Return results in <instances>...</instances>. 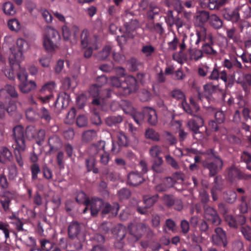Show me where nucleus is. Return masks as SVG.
<instances>
[{"mask_svg": "<svg viewBox=\"0 0 251 251\" xmlns=\"http://www.w3.org/2000/svg\"><path fill=\"white\" fill-rule=\"evenodd\" d=\"M101 209L103 215L110 214L111 216H115L118 214L119 206L117 203H114L113 205L108 203H104Z\"/></svg>", "mask_w": 251, "mask_h": 251, "instance_id": "a211bd4d", "label": "nucleus"}, {"mask_svg": "<svg viewBox=\"0 0 251 251\" xmlns=\"http://www.w3.org/2000/svg\"><path fill=\"white\" fill-rule=\"evenodd\" d=\"M203 165L209 170L210 175L213 176L222 169L223 161L218 157L212 156L209 160L204 161Z\"/></svg>", "mask_w": 251, "mask_h": 251, "instance_id": "39448f33", "label": "nucleus"}, {"mask_svg": "<svg viewBox=\"0 0 251 251\" xmlns=\"http://www.w3.org/2000/svg\"><path fill=\"white\" fill-rule=\"evenodd\" d=\"M6 110L10 116L14 115L16 111L15 100H10L7 106Z\"/></svg>", "mask_w": 251, "mask_h": 251, "instance_id": "58836bf2", "label": "nucleus"}, {"mask_svg": "<svg viewBox=\"0 0 251 251\" xmlns=\"http://www.w3.org/2000/svg\"><path fill=\"white\" fill-rule=\"evenodd\" d=\"M215 234L212 236L213 243L217 245L223 244L224 247H226L227 241L225 231L220 227L215 228Z\"/></svg>", "mask_w": 251, "mask_h": 251, "instance_id": "f8f14e48", "label": "nucleus"}, {"mask_svg": "<svg viewBox=\"0 0 251 251\" xmlns=\"http://www.w3.org/2000/svg\"><path fill=\"white\" fill-rule=\"evenodd\" d=\"M224 198L228 202L232 203L236 199V194L234 192L230 191L224 194Z\"/></svg>", "mask_w": 251, "mask_h": 251, "instance_id": "a19ab883", "label": "nucleus"}, {"mask_svg": "<svg viewBox=\"0 0 251 251\" xmlns=\"http://www.w3.org/2000/svg\"><path fill=\"white\" fill-rule=\"evenodd\" d=\"M73 32L72 34L70 28L66 25L62 27V34L64 40L70 41L72 44H75L77 39V34L79 32V28L78 26L74 25L72 27Z\"/></svg>", "mask_w": 251, "mask_h": 251, "instance_id": "423d86ee", "label": "nucleus"}, {"mask_svg": "<svg viewBox=\"0 0 251 251\" xmlns=\"http://www.w3.org/2000/svg\"><path fill=\"white\" fill-rule=\"evenodd\" d=\"M60 39L58 32L51 26H47L43 37V45L45 49L52 52L58 48V42Z\"/></svg>", "mask_w": 251, "mask_h": 251, "instance_id": "f257e3e1", "label": "nucleus"}, {"mask_svg": "<svg viewBox=\"0 0 251 251\" xmlns=\"http://www.w3.org/2000/svg\"><path fill=\"white\" fill-rule=\"evenodd\" d=\"M108 82L113 86L116 87H120L123 86V83H122L121 81L117 77H111Z\"/></svg>", "mask_w": 251, "mask_h": 251, "instance_id": "49530a36", "label": "nucleus"}, {"mask_svg": "<svg viewBox=\"0 0 251 251\" xmlns=\"http://www.w3.org/2000/svg\"><path fill=\"white\" fill-rule=\"evenodd\" d=\"M237 73L239 75L237 78V82L241 85L245 92H249L251 86V75L244 74L241 71H237Z\"/></svg>", "mask_w": 251, "mask_h": 251, "instance_id": "9d476101", "label": "nucleus"}, {"mask_svg": "<svg viewBox=\"0 0 251 251\" xmlns=\"http://www.w3.org/2000/svg\"><path fill=\"white\" fill-rule=\"evenodd\" d=\"M143 181V177L137 172H131L128 175L127 182L131 185H138L142 183Z\"/></svg>", "mask_w": 251, "mask_h": 251, "instance_id": "aec40b11", "label": "nucleus"}, {"mask_svg": "<svg viewBox=\"0 0 251 251\" xmlns=\"http://www.w3.org/2000/svg\"><path fill=\"white\" fill-rule=\"evenodd\" d=\"M118 145L113 142V147L111 149L112 152L118 153L120 150V146H126L127 145L128 140L125 134L122 132H118L116 134Z\"/></svg>", "mask_w": 251, "mask_h": 251, "instance_id": "4468645a", "label": "nucleus"}, {"mask_svg": "<svg viewBox=\"0 0 251 251\" xmlns=\"http://www.w3.org/2000/svg\"><path fill=\"white\" fill-rule=\"evenodd\" d=\"M225 220L228 224L230 226L236 227L238 223L236 220L231 215H226L225 217Z\"/></svg>", "mask_w": 251, "mask_h": 251, "instance_id": "bf43d9fd", "label": "nucleus"}, {"mask_svg": "<svg viewBox=\"0 0 251 251\" xmlns=\"http://www.w3.org/2000/svg\"><path fill=\"white\" fill-rule=\"evenodd\" d=\"M224 16L226 20L231 21L233 23L237 22L240 18L238 12L235 10L226 11Z\"/></svg>", "mask_w": 251, "mask_h": 251, "instance_id": "b1692460", "label": "nucleus"}, {"mask_svg": "<svg viewBox=\"0 0 251 251\" xmlns=\"http://www.w3.org/2000/svg\"><path fill=\"white\" fill-rule=\"evenodd\" d=\"M226 35L229 40H231L235 44L242 43V39L239 34L237 33V30L235 27L226 29Z\"/></svg>", "mask_w": 251, "mask_h": 251, "instance_id": "412c9836", "label": "nucleus"}, {"mask_svg": "<svg viewBox=\"0 0 251 251\" xmlns=\"http://www.w3.org/2000/svg\"><path fill=\"white\" fill-rule=\"evenodd\" d=\"M153 160V164L152 165L153 169L157 172H159L160 171V169L158 168L161 165L163 161L161 157H154Z\"/></svg>", "mask_w": 251, "mask_h": 251, "instance_id": "a18cd8bd", "label": "nucleus"}, {"mask_svg": "<svg viewBox=\"0 0 251 251\" xmlns=\"http://www.w3.org/2000/svg\"><path fill=\"white\" fill-rule=\"evenodd\" d=\"M109 160L110 158L109 154L106 151H104V152L100 154V161L102 165H107L108 163Z\"/></svg>", "mask_w": 251, "mask_h": 251, "instance_id": "864d4df0", "label": "nucleus"}, {"mask_svg": "<svg viewBox=\"0 0 251 251\" xmlns=\"http://www.w3.org/2000/svg\"><path fill=\"white\" fill-rule=\"evenodd\" d=\"M122 117L120 115H117L112 116L107 118L106 119L105 122L107 125H108L109 126H112L114 124L122 122Z\"/></svg>", "mask_w": 251, "mask_h": 251, "instance_id": "2f4dec72", "label": "nucleus"}, {"mask_svg": "<svg viewBox=\"0 0 251 251\" xmlns=\"http://www.w3.org/2000/svg\"><path fill=\"white\" fill-rule=\"evenodd\" d=\"M203 119L199 116H195L193 119L190 120L187 125L189 128L194 131V137L198 139V137L196 136L197 134L201 135V133L199 132V129L200 127L203 125Z\"/></svg>", "mask_w": 251, "mask_h": 251, "instance_id": "9b49d317", "label": "nucleus"}, {"mask_svg": "<svg viewBox=\"0 0 251 251\" xmlns=\"http://www.w3.org/2000/svg\"><path fill=\"white\" fill-rule=\"evenodd\" d=\"M104 205L103 201L100 199L93 198L90 200L87 206L83 210V212L85 213L90 209L91 215L95 216L97 215L102 205Z\"/></svg>", "mask_w": 251, "mask_h": 251, "instance_id": "0eeeda50", "label": "nucleus"}, {"mask_svg": "<svg viewBox=\"0 0 251 251\" xmlns=\"http://www.w3.org/2000/svg\"><path fill=\"white\" fill-rule=\"evenodd\" d=\"M105 142L100 141L92 145L88 149V153L90 156H95L97 154L100 155L105 151Z\"/></svg>", "mask_w": 251, "mask_h": 251, "instance_id": "2eb2a0df", "label": "nucleus"}, {"mask_svg": "<svg viewBox=\"0 0 251 251\" xmlns=\"http://www.w3.org/2000/svg\"><path fill=\"white\" fill-rule=\"evenodd\" d=\"M10 68L4 70V74L9 79L14 80L15 77V67L16 62L14 59H9Z\"/></svg>", "mask_w": 251, "mask_h": 251, "instance_id": "4be33fe9", "label": "nucleus"}, {"mask_svg": "<svg viewBox=\"0 0 251 251\" xmlns=\"http://www.w3.org/2000/svg\"><path fill=\"white\" fill-rule=\"evenodd\" d=\"M145 136L147 138L153 141H158L159 139V134L152 129H147L145 133Z\"/></svg>", "mask_w": 251, "mask_h": 251, "instance_id": "72a5a7b5", "label": "nucleus"}, {"mask_svg": "<svg viewBox=\"0 0 251 251\" xmlns=\"http://www.w3.org/2000/svg\"><path fill=\"white\" fill-rule=\"evenodd\" d=\"M111 50V49L110 46H105L102 50L99 53L98 57L100 60L105 59L110 55Z\"/></svg>", "mask_w": 251, "mask_h": 251, "instance_id": "f704fd0d", "label": "nucleus"}, {"mask_svg": "<svg viewBox=\"0 0 251 251\" xmlns=\"http://www.w3.org/2000/svg\"><path fill=\"white\" fill-rule=\"evenodd\" d=\"M21 136L17 139V150L19 152L23 151L25 148V141L23 138V133L21 131L20 133Z\"/></svg>", "mask_w": 251, "mask_h": 251, "instance_id": "e433bc0d", "label": "nucleus"}, {"mask_svg": "<svg viewBox=\"0 0 251 251\" xmlns=\"http://www.w3.org/2000/svg\"><path fill=\"white\" fill-rule=\"evenodd\" d=\"M126 86H123V89L126 91L125 94H129L137 89V80L132 76H127L125 79Z\"/></svg>", "mask_w": 251, "mask_h": 251, "instance_id": "f3484780", "label": "nucleus"}, {"mask_svg": "<svg viewBox=\"0 0 251 251\" xmlns=\"http://www.w3.org/2000/svg\"><path fill=\"white\" fill-rule=\"evenodd\" d=\"M75 108L71 109V110L68 113V116L66 121V123L71 124L74 121L75 116Z\"/></svg>", "mask_w": 251, "mask_h": 251, "instance_id": "e2e57ef3", "label": "nucleus"}, {"mask_svg": "<svg viewBox=\"0 0 251 251\" xmlns=\"http://www.w3.org/2000/svg\"><path fill=\"white\" fill-rule=\"evenodd\" d=\"M43 17L48 23H50L52 21V17L49 12L45 9H41Z\"/></svg>", "mask_w": 251, "mask_h": 251, "instance_id": "3c124183", "label": "nucleus"}, {"mask_svg": "<svg viewBox=\"0 0 251 251\" xmlns=\"http://www.w3.org/2000/svg\"><path fill=\"white\" fill-rule=\"evenodd\" d=\"M161 152V150L158 146H152L150 150V154L152 158L159 157Z\"/></svg>", "mask_w": 251, "mask_h": 251, "instance_id": "37998d69", "label": "nucleus"}, {"mask_svg": "<svg viewBox=\"0 0 251 251\" xmlns=\"http://www.w3.org/2000/svg\"><path fill=\"white\" fill-rule=\"evenodd\" d=\"M40 243L41 249L43 251H50L53 248L52 243L48 240H41Z\"/></svg>", "mask_w": 251, "mask_h": 251, "instance_id": "4c0bfd02", "label": "nucleus"}, {"mask_svg": "<svg viewBox=\"0 0 251 251\" xmlns=\"http://www.w3.org/2000/svg\"><path fill=\"white\" fill-rule=\"evenodd\" d=\"M86 48H87V50L84 52V57L89 58L92 54L93 50H97L99 48V46L98 44H95V43H94V45H90Z\"/></svg>", "mask_w": 251, "mask_h": 251, "instance_id": "79ce46f5", "label": "nucleus"}, {"mask_svg": "<svg viewBox=\"0 0 251 251\" xmlns=\"http://www.w3.org/2000/svg\"><path fill=\"white\" fill-rule=\"evenodd\" d=\"M202 52H204L206 54L215 55L217 53L216 51H215L210 45L207 44L203 45L202 47Z\"/></svg>", "mask_w": 251, "mask_h": 251, "instance_id": "09e8293b", "label": "nucleus"}, {"mask_svg": "<svg viewBox=\"0 0 251 251\" xmlns=\"http://www.w3.org/2000/svg\"><path fill=\"white\" fill-rule=\"evenodd\" d=\"M18 76L20 81L19 87L22 92L28 93L36 89L37 85L34 81H27V74L25 68L20 67Z\"/></svg>", "mask_w": 251, "mask_h": 251, "instance_id": "7ed1b4c3", "label": "nucleus"}, {"mask_svg": "<svg viewBox=\"0 0 251 251\" xmlns=\"http://www.w3.org/2000/svg\"><path fill=\"white\" fill-rule=\"evenodd\" d=\"M145 112L147 115L149 123L152 125H156L157 123V117L155 110L148 107L146 108Z\"/></svg>", "mask_w": 251, "mask_h": 251, "instance_id": "5701e85b", "label": "nucleus"}, {"mask_svg": "<svg viewBox=\"0 0 251 251\" xmlns=\"http://www.w3.org/2000/svg\"><path fill=\"white\" fill-rule=\"evenodd\" d=\"M11 157V152L7 148H4L0 153V162L4 163L6 161L10 160Z\"/></svg>", "mask_w": 251, "mask_h": 251, "instance_id": "c756f323", "label": "nucleus"}, {"mask_svg": "<svg viewBox=\"0 0 251 251\" xmlns=\"http://www.w3.org/2000/svg\"><path fill=\"white\" fill-rule=\"evenodd\" d=\"M76 124L79 127H84L87 124V119L84 115H80L76 119Z\"/></svg>", "mask_w": 251, "mask_h": 251, "instance_id": "8fccbe9b", "label": "nucleus"}, {"mask_svg": "<svg viewBox=\"0 0 251 251\" xmlns=\"http://www.w3.org/2000/svg\"><path fill=\"white\" fill-rule=\"evenodd\" d=\"M208 19H210L209 14L205 11H201L197 16L196 20L200 25V29L197 30L196 33L198 37V39L196 42V44H198L201 40L204 39L206 37V29L203 26H201V25L205 23Z\"/></svg>", "mask_w": 251, "mask_h": 251, "instance_id": "20e7f679", "label": "nucleus"}, {"mask_svg": "<svg viewBox=\"0 0 251 251\" xmlns=\"http://www.w3.org/2000/svg\"><path fill=\"white\" fill-rule=\"evenodd\" d=\"M56 85L54 82L51 81L46 83L41 88V92L42 93H46L49 92L52 93L55 89Z\"/></svg>", "mask_w": 251, "mask_h": 251, "instance_id": "473e14b6", "label": "nucleus"}, {"mask_svg": "<svg viewBox=\"0 0 251 251\" xmlns=\"http://www.w3.org/2000/svg\"><path fill=\"white\" fill-rule=\"evenodd\" d=\"M4 90L7 92L8 94H9L11 98L10 100H15L16 98V91L15 87L10 85H7L5 87Z\"/></svg>", "mask_w": 251, "mask_h": 251, "instance_id": "c03bdc74", "label": "nucleus"}, {"mask_svg": "<svg viewBox=\"0 0 251 251\" xmlns=\"http://www.w3.org/2000/svg\"><path fill=\"white\" fill-rule=\"evenodd\" d=\"M241 232L244 237L248 240H251V228L245 225L241 227Z\"/></svg>", "mask_w": 251, "mask_h": 251, "instance_id": "ea45409f", "label": "nucleus"}, {"mask_svg": "<svg viewBox=\"0 0 251 251\" xmlns=\"http://www.w3.org/2000/svg\"><path fill=\"white\" fill-rule=\"evenodd\" d=\"M142 51L147 56H148L153 52L154 48L151 45L145 46L143 47Z\"/></svg>", "mask_w": 251, "mask_h": 251, "instance_id": "4d7b16f0", "label": "nucleus"}, {"mask_svg": "<svg viewBox=\"0 0 251 251\" xmlns=\"http://www.w3.org/2000/svg\"><path fill=\"white\" fill-rule=\"evenodd\" d=\"M39 62L43 67H48L50 66V58L44 56L39 59Z\"/></svg>", "mask_w": 251, "mask_h": 251, "instance_id": "774afa93", "label": "nucleus"}, {"mask_svg": "<svg viewBox=\"0 0 251 251\" xmlns=\"http://www.w3.org/2000/svg\"><path fill=\"white\" fill-rule=\"evenodd\" d=\"M132 117L138 125L142 124L144 119V114L139 112H135V113L132 115Z\"/></svg>", "mask_w": 251, "mask_h": 251, "instance_id": "603ef678", "label": "nucleus"}, {"mask_svg": "<svg viewBox=\"0 0 251 251\" xmlns=\"http://www.w3.org/2000/svg\"><path fill=\"white\" fill-rule=\"evenodd\" d=\"M76 201L80 203H83L86 207L90 200L87 198L85 194L83 192H79L76 197Z\"/></svg>", "mask_w": 251, "mask_h": 251, "instance_id": "c9c22d12", "label": "nucleus"}, {"mask_svg": "<svg viewBox=\"0 0 251 251\" xmlns=\"http://www.w3.org/2000/svg\"><path fill=\"white\" fill-rule=\"evenodd\" d=\"M215 117L218 124L222 123L225 120V115L222 111H217L215 114Z\"/></svg>", "mask_w": 251, "mask_h": 251, "instance_id": "338daca9", "label": "nucleus"}, {"mask_svg": "<svg viewBox=\"0 0 251 251\" xmlns=\"http://www.w3.org/2000/svg\"><path fill=\"white\" fill-rule=\"evenodd\" d=\"M221 182V178L220 177L217 176L215 177L214 180L215 185L212 189L211 190L212 198L214 201H216L218 199V197L216 196L217 191H220L222 189V187L220 185Z\"/></svg>", "mask_w": 251, "mask_h": 251, "instance_id": "bb28decb", "label": "nucleus"}, {"mask_svg": "<svg viewBox=\"0 0 251 251\" xmlns=\"http://www.w3.org/2000/svg\"><path fill=\"white\" fill-rule=\"evenodd\" d=\"M100 85H92L90 88V94L94 97V98H96L99 95V88H100Z\"/></svg>", "mask_w": 251, "mask_h": 251, "instance_id": "680f3d73", "label": "nucleus"}, {"mask_svg": "<svg viewBox=\"0 0 251 251\" xmlns=\"http://www.w3.org/2000/svg\"><path fill=\"white\" fill-rule=\"evenodd\" d=\"M130 234L137 239L140 238L147 230L145 224L142 223H133L128 226Z\"/></svg>", "mask_w": 251, "mask_h": 251, "instance_id": "6e6552de", "label": "nucleus"}, {"mask_svg": "<svg viewBox=\"0 0 251 251\" xmlns=\"http://www.w3.org/2000/svg\"><path fill=\"white\" fill-rule=\"evenodd\" d=\"M166 162L176 169L178 168V165L176 160L171 156L168 155L165 156Z\"/></svg>", "mask_w": 251, "mask_h": 251, "instance_id": "052dcab7", "label": "nucleus"}, {"mask_svg": "<svg viewBox=\"0 0 251 251\" xmlns=\"http://www.w3.org/2000/svg\"><path fill=\"white\" fill-rule=\"evenodd\" d=\"M32 177L33 179L37 178V175L40 172L39 165L37 164H34L31 167Z\"/></svg>", "mask_w": 251, "mask_h": 251, "instance_id": "5fc2aeb1", "label": "nucleus"}, {"mask_svg": "<svg viewBox=\"0 0 251 251\" xmlns=\"http://www.w3.org/2000/svg\"><path fill=\"white\" fill-rule=\"evenodd\" d=\"M220 78V73L216 68H214L212 72L210 75L208 77V78L211 80H218Z\"/></svg>", "mask_w": 251, "mask_h": 251, "instance_id": "0e129e2a", "label": "nucleus"}, {"mask_svg": "<svg viewBox=\"0 0 251 251\" xmlns=\"http://www.w3.org/2000/svg\"><path fill=\"white\" fill-rule=\"evenodd\" d=\"M204 217L206 219L215 225H217L220 223V219L213 208L208 207L205 210Z\"/></svg>", "mask_w": 251, "mask_h": 251, "instance_id": "dca6fc26", "label": "nucleus"}, {"mask_svg": "<svg viewBox=\"0 0 251 251\" xmlns=\"http://www.w3.org/2000/svg\"><path fill=\"white\" fill-rule=\"evenodd\" d=\"M81 232V227L79 224L76 222H72L68 227V235L72 239L78 238Z\"/></svg>", "mask_w": 251, "mask_h": 251, "instance_id": "6ab92c4d", "label": "nucleus"}, {"mask_svg": "<svg viewBox=\"0 0 251 251\" xmlns=\"http://www.w3.org/2000/svg\"><path fill=\"white\" fill-rule=\"evenodd\" d=\"M209 67L206 65H203L201 67H200L198 69L199 75L201 76H205L207 75L209 72Z\"/></svg>", "mask_w": 251, "mask_h": 251, "instance_id": "6e6d98bb", "label": "nucleus"}, {"mask_svg": "<svg viewBox=\"0 0 251 251\" xmlns=\"http://www.w3.org/2000/svg\"><path fill=\"white\" fill-rule=\"evenodd\" d=\"M3 10L5 14L8 15H13L16 13L14 6L10 2H6L4 4Z\"/></svg>", "mask_w": 251, "mask_h": 251, "instance_id": "7c9ffc66", "label": "nucleus"}, {"mask_svg": "<svg viewBox=\"0 0 251 251\" xmlns=\"http://www.w3.org/2000/svg\"><path fill=\"white\" fill-rule=\"evenodd\" d=\"M96 134L94 130H88L84 132L83 136V138L86 140H90L95 137Z\"/></svg>", "mask_w": 251, "mask_h": 251, "instance_id": "69168bd1", "label": "nucleus"}, {"mask_svg": "<svg viewBox=\"0 0 251 251\" xmlns=\"http://www.w3.org/2000/svg\"><path fill=\"white\" fill-rule=\"evenodd\" d=\"M171 96L177 100H182V104L184 110L188 114L193 115L194 112L199 111L200 107L196 101L193 99H190V105H188L185 100V96L184 93L179 89H175L171 92Z\"/></svg>", "mask_w": 251, "mask_h": 251, "instance_id": "f03ea898", "label": "nucleus"}, {"mask_svg": "<svg viewBox=\"0 0 251 251\" xmlns=\"http://www.w3.org/2000/svg\"><path fill=\"white\" fill-rule=\"evenodd\" d=\"M28 48V44L25 40L20 38L17 40V61H22L24 60V54Z\"/></svg>", "mask_w": 251, "mask_h": 251, "instance_id": "1a4fd4ad", "label": "nucleus"}, {"mask_svg": "<svg viewBox=\"0 0 251 251\" xmlns=\"http://www.w3.org/2000/svg\"><path fill=\"white\" fill-rule=\"evenodd\" d=\"M118 195L121 199H127L130 196V193L128 189L123 188L118 192Z\"/></svg>", "mask_w": 251, "mask_h": 251, "instance_id": "13d9d810", "label": "nucleus"}, {"mask_svg": "<svg viewBox=\"0 0 251 251\" xmlns=\"http://www.w3.org/2000/svg\"><path fill=\"white\" fill-rule=\"evenodd\" d=\"M218 86L214 85L211 82L207 83L203 85V95L208 97L214 93L217 89Z\"/></svg>", "mask_w": 251, "mask_h": 251, "instance_id": "393cba45", "label": "nucleus"}, {"mask_svg": "<svg viewBox=\"0 0 251 251\" xmlns=\"http://www.w3.org/2000/svg\"><path fill=\"white\" fill-rule=\"evenodd\" d=\"M202 57L203 52L199 49H194L189 51V57L191 60L198 61Z\"/></svg>", "mask_w": 251, "mask_h": 251, "instance_id": "cd10ccee", "label": "nucleus"}, {"mask_svg": "<svg viewBox=\"0 0 251 251\" xmlns=\"http://www.w3.org/2000/svg\"><path fill=\"white\" fill-rule=\"evenodd\" d=\"M157 200V196H153L144 200L145 207L149 208L152 206Z\"/></svg>", "mask_w": 251, "mask_h": 251, "instance_id": "de8ad7c7", "label": "nucleus"}, {"mask_svg": "<svg viewBox=\"0 0 251 251\" xmlns=\"http://www.w3.org/2000/svg\"><path fill=\"white\" fill-rule=\"evenodd\" d=\"M81 45L83 48H86L90 45L97 44V37H91L87 29H83L81 33Z\"/></svg>", "mask_w": 251, "mask_h": 251, "instance_id": "ddd939ff", "label": "nucleus"}, {"mask_svg": "<svg viewBox=\"0 0 251 251\" xmlns=\"http://www.w3.org/2000/svg\"><path fill=\"white\" fill-rule=\"evenodd\" d=\"M210 23L215 28L219 29L222 27L223 22L221 19L216 15H212L210 17Z\"/></svg>", "mask_w": 251, "mask_h": 251, "instance_id": "c85d7f7f", "label": "nucleus"}, {"mask_svg": "<svg viewBox=\"0 0 251 251\" xmlns=\"http://www.w3.org/2000/svg\"><path fill=\"white\" fill-rule=\"evenodd\" d=\"M95 163L96 159L94 156H90L89 159L86 160V164L88 171H92L95 174L98 173V169L95 168Z\"/></svg>", "mask_w": 251, "mask_h": 251, "instance_id": "a878e982", "label": "nucleus"}]
</instances>
